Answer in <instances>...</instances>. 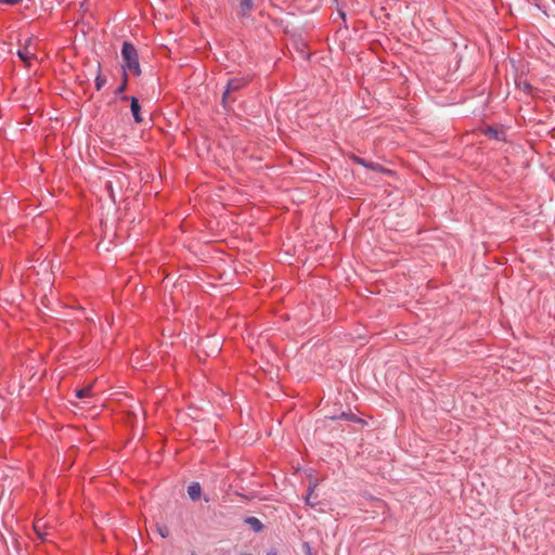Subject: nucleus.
Here are the masks:
<instances>
[{"label": "nucleus", "mask_w": 555, "mask_h": 555, "mask_svg": "<svg viewBox=\"0 0 555 555\" xmlns=\"http://www.w3.org/2000/svg\"><path fill=\"white\" fill-rule=\"evenodd\" d=\"M121 56L124 60V67L126 70L131 72L135 76H140L141 68L137 49L129 42H124L121 49Z\"/></svg>", "instance_id": "1"}, {"label": "nucleus", "mask_w": 555, "mask_h": 555, "mask_svg": "<svg viewBox=\"0 0 555 555\" xmlns=\"http://www.w3.org/2000/svg\"><path fill=\"white\" fill-rule=\"evenodd\" d=\"M246 83H247V81L243 78H233V79L229 80L227 88L222 95L223 105L227 106L228 102L231 100L230 94L232 92L242 89Z\"/></svg>", "instance_id": "2"}, {"label": "nucleus", "mask_w": 555, "mask_h": 555, "mask_svg": "<svg viewBox=\"0 0 555 555\" xmlns=\"http://www.w3.org/2000/svg\"><path fill=\"white\" fill-rule=\"evenodd\" d=\"M17 55L26 66H30V61L36 56L31 38L26 40L24 47L17 51Z\"/></svg>", "instance_id": "3"}, {"label": "nucleus", "mask_w": 555, "mask_h": 555, "mask_svg": "<svg viewBox=\"0 0 555 555\" xmlns=\"http://www.w3.org/2000/svg\"><path fill=\"white\" fill-rule=\"evenodd\" d=\"M202 493V488L198 482H193L188 487V494L191 500L196 501L199 499Z\"/></svg>", "instance_id": "4"}, {"label": "nucleus", "mask_w": 555, "mask_h": 555, "mask_svg": "<svg viewBox=\"0 0 555 555\" xmlns=\"http://www.w3.org/2000/svg\"><path fill=\"white\" fill-rule=\"evenodd\" d=\"M317 485H310L309 486V490H308V494L306 496V503L310 506H315L319 501H318V494L314 493V489H315Z\"/></svg>", "instance_id": "5"}, {"label": "nucleus", "mask_w": 555, "mask_h": 555, "mask_svg": "<svg viewBox=\"0 0 555 555\" xmlns=\"http://www.w3.org/2000/svg\"><path fill=\"white\" fill-rule=\"evenodd\" d=\"M140 104H139V101L137 98L132 96L131 98V113L133 115V118L137 122H141L142 121V118H141V115H140Z\"/></svg>", "instance_id": "6"}, {"label": "nucleus", "mask_w": 555, "mask_h": 555, "mask_svg": "<svg viewBox=\"0 0 555 555\" xmlns=\"http://www.w3.org/2000/svg\"><path fill=\"white\" fill-rule=\"evenodd\" d=\"M240 8L243 15H246L249 11L254 9L256 0H238Z\"/></svg>", "instance_id": "7"}, {"label": "nucleus", "mask_w": 555, "mask_h": 555, "mask_svg": "<svg viewBox=\"0 0 555 555\" xmlns=\"http://www.w3.org/2000/svg\"><path fill=\"white\" fill-rule=\"evenodd\" d=\"M75 396L79 399L91 397L92 396V385H89L85 388L76 389Z\"/></svg>", "instance_id": "8"}, {"label": "nucleus", "mask_w": 555, "mask_h": 555, "mask_svg": "<svg viewBox=\"0 0 555 555\" xmlns=\"http://www.w3.org/2000/svg\"><path fill=\"white\" fill-rule=\"evenodd\" d=\"M246 522L251 527V529L256 532H259L263 529L262 522L256 517H248Z\"/></svg>", "instance_id": "9"}, {"label": "nucleus", "mask_w": 555, "mask_h": 555, "mask_svg": "<svg viewBox=\"0 0 555 555\" xmlns=\"http://www.w3.org/2000/svg\"><path fill=\"white\" fill-rule=\"evenodd\" d=\"M44 528L46 524H43L41 520H37L34 524V529L41 539H43L47 535V533L42 531Z\"/></svg>", "instance_id": "10"}, {"label": "nucleus", "mask_w": 555, "mask_h": 555, "mask_svg": "<svg viewBox=\"0 0 555 555\" xmlns=\"http://www.w3.org/2000/svg\"><path fill=\"white\" fill-rule=\"evenodd\" d=\"M157 532L163 537L167 538L169 535V529L166 526H157Z\"/></svg>", "instance_id": "11"}, {"label": "nucleus", "mask_w": 555, "mask_h": 555, "mask_svg": "<svg viewBox=\"0 0 555 555\" xmlns=\"http://www.w3.org/2000/svg\"><path fill=\"white\" fill-rule=\"evenodd\" d=\"M105 82H106L105 78L101 77L100 75L96 76L95 87L98 90H100L104 86Z\"/></svg>", "instance_id": "12"}, {"label": "nucleus", "mask_w": 555, "mask_h": 555, "mask_svg": "<svg viewBox=\"0 0 555 555\" xmlns=\"http://www.w3.org/2000/svg\"><path fill=\"white\" fill-rule=\"evenodd\" d=\"M486 133L492 138H495V139H500L499 138V131L493 129V128H489Z\"/></svg>", "instance_id": "13"}, {"label": "nucleus", "mask_w": 555, "mask_h": 555, "mask_svg": "<svg viewBox=\"0 0 555 555\" xmlns=\"http://www.w3.org/2000/svg\"><path fill=\"white\" fill-rule=\"evenodd\" d=\"M353 159H354V162H356L357 164H360V165H362V166H364V167H366V168H367L369 163H366V160H365V159L360 158V157H354Z\"/></svg>", "instance_id": "14"}, {"label": "nucleus", "mask_w": 555, "mask_h": 555, "mask_svg": "<svg viewBox=\"0 0 555 555\" xmlns=\"http://www.w3.org/2000/svg\"><path fill=\"white\" fill-rule=\"evenodd\" d=\"M367 168H370V169H372L374 171H380L382 170V166L380 165L373 164V163L369 164Z\"/></svg>", "instance_id": "15"}, {"label": "nucleus", "mask_w": 555, "mask_h": 555, "mask_svg": "<svg viewBox=\"0 0 555 555\" xmlns=\"http://www.w3.org/2000/svg\"><path fill=\"white\" fill-rule=\"evenodd\" d=\"M22 0H0V2L9 4V5H15L20 3Z\"/></svg>", "instance_id": "16"}, {"label": "nucleus", "mask_w": 555, "mask_h": 555, "mask_svg": "<svg viewBox=\"0 0 555 555\" xmlns=\"http://www.w3.org/2000/svg\"><path fill=\"white\" fill-rule=\"evenodd\" d=\"M220 347L217 341H214L212 352H219Z\"/></svg>", "instance_id": "17"}, {"label": "nucleus", "mask_w": 555, "mask_h": 555, "mask_svg": "<svg viewBox=\"0 0 555 555\" xmlns=\"http://www.w3.org/2000/svg\"><path fill=\"white\" fill-rule=\"evenodd\" d=\"M126 90V82H124L117 90V92H124Z\"/></svg>", "instance_id": "18"}, {"label": "nucleus", "mask_w": 555, "mask_h": 555, "mask_svg": "<svg viewBox=\"0 0 555 555\" xmlns=\"http://www.w3.org/2000/svg\"><path fill=\"white\" fill-rule=\"evenodd\" d=\"M267 555H276L274 552H269Z\"/></svg>", "instance_id": "19"}, {"label": "nucleus", "mask_w": 555, "mask_h": 555, "mask_svg": "<svg viewBox=\"0 0 555 555\" xmlns=\"http://www.w3.org/2000/svg\"><path fill=\"white\" fill-rule=\"evenodd\" d=\"M243 555H251V554H243Z\"/></svg>", "instance_id": "20"}]
</instances>
